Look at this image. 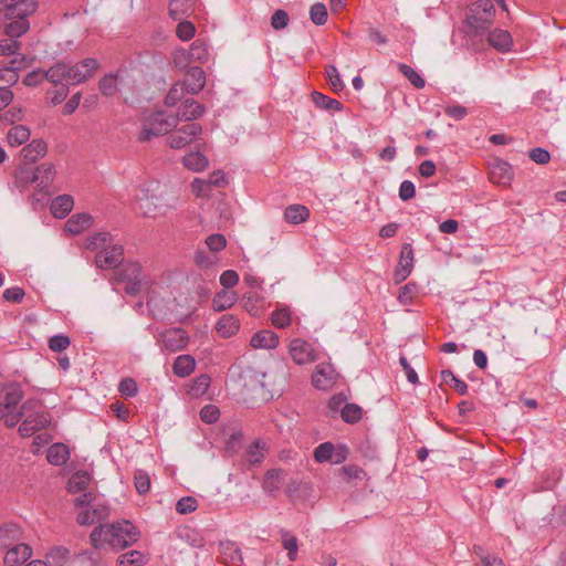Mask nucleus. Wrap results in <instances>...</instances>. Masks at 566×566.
<instances>
[{"mask_svg":"<svg viewBox=\"0 0 566 566\" xmlns=\"http://www.w3.org/2000/svg\"><path fill=\"white\" fill-rule=\"evenodd\" d=\"M250 345L253 348L272 349L279 345V336L272 331L263 329L251 337Z\"/></svg>","mask_w":566,"mask_h":566,"instance_id":"4be33fe9","label":"nucleus"},{"mask_svg":"<svg viewBox=\"0 0 566 566\" xmlns=\"http://www.w3.org/2000/svg\"><path fill=\"white\" fill-rule=\"evenodd\" d=\"M286 473L282 469H272L265 473L262 488L264 492L274 495L283 485Z\"/></svg>","mask_w":566,"mask_h":566,"instance_id":"412c9836","label":"nucleus"},{"mask_svg":"<svg viewBox=\"0 0 566 566\" xmlns=\"http://www.w3.org/2000/svg\"><path fill=\"white\" fill-rule=\"evenodd\" d=\"M398 69L416 88L424 87L426 82L423 77L420 74H418L411 66L405 63H399Z\"/></svg>","mask_w":566,"mask_h":566,"instance_id":"49530a36","label":"nucleus"},{"mask_svg":"<svg viewBox=\"0 0 566 566\" xmlns=\"http://www.w3.org/2000/svg\"><path fill=\"white\" fill-rule=\"evenodd\" d=\"M326 77L329 82L331 88L333 92L338 93L343 91L344 83L340 78V75L334 65H327L325 69Z\"/></svg>","mask_w":566,"mask_h":566,"instance_id":"8fccbe9b","label":"nucleus"},{"mask_svg":"<svg viewBox=\"0 0 566 566\" xmlns=\"http://www.w3.org/2000/svg\"><path fill=\"white\" fill-rule=\"evenodd\" d=\"M27 18L28 17H17L11 19L12 21L4 28L7 36L17 40L23 35L30 28V23Z\"/></svg>","mask_w":566,"mask_h":566,"instance_id":"7c9ffc66","label":"nucleus"},{"mask_svg":"<svg viewBox=\"0 0 566 566\" xmlns=\"http://www.w3.org/2000/svg\"><path fill=\"white\" fill-rule=\"evenodd\" d=\"M176 28V34L181 41H189L195 36L196 28L195 24L188 20H179Z\"/></svg>","mask_w":566,"mask_h":566,"instance_id":"3c124183","label":"nucleus"},{"mask_svg":"<svg viewBox=\"0 0 566 566\" xmlns=\"http://www.w3.org/2000/svg\"><path fill=\"white\" fill-rule=\"evenodd\" d=\"M113 238L108 232H97L86 240V248L97 250L104 248L106 244L112 243Z\"/></svg>","mask_w":566,"mask_h":566,"instance_id":"a18cd8bd","label":"nucleus"},{"mask_svg":"<svg viewBox=\"0 0 566 566\" xmlns=\"http://www.w3.org/2000/svg\"><path fill=\"white\" fill-rule=\"evenodd\" d=\"M196 360L191 355H179L174 364L172 371L179 378H186L195 371Z\"/></svg>","mask_w":566,"mask_h":566,"instance_id":"a878e982","label":"nucleus"},{"mask_svg":"<svg viewBox=\"0 0 566 566\" xmlns=\"http://www.w3.org/2000/svg\"><path fill=\"white\" fill-rule=\"evenodd\" d=\"M441 378L444 384L453 386L460 395H465L468 392L467 382L459 379L451 370H442Z\"/></svg>","mask_w":566,"mask_h":566,"instance_id":"c03bdc74","label":"nucleus"},{"mask_svg":"<svg viewBox=\"0 0 566 566\" xmlns=\"http://www.w3.org/2000/svg\"><path fill=\"white\" fill-rule=\"evenodd\" d=\"M205 106L193 98H187L181 106L178 108L177 114L172 115L174 117H178V122L182 120H192L199 118L205 113Z\"/></svg>","mask_w":566,"mask_h":566,"instance_id":"a211bd4d","label":"nucleus"},{"mask_svg":"<svg viewBox=\"0 0 566 566\" xmlns=\"http://www.w3.org/2000/svg\"><path fill=\"white\" fill-rule=\"evenodd\" d=\"M23 396L19 384H9L0 391V420L8 427H14L20 422L21 413H18V410Z\"/></svg>","mask_w":566,"mask_h":566,"instance_id":"7ed1b4c3","label":"nucleus"},{"mask_svg":"<svg viewBox=\"0 0 566 566\" xmlns=\"http://www.w3.org/2000/svg\"><path fill=\"white\" fill-rule=\"evenodd\" d=\"M74 205L70 195H61L53 199L50 210L55 218H64L72 210Z\"/></svg>","mask_w":566,"mask_h":566,"instance_id":"c85d7f7f","label":"nucleus"},{"mask_svg":"<svg viewBox=\"0 0 566 566\" xmlns=\"http://www.w3.org/2000/svg\"><path fill=\"white\" fill-rule=\"evenodd\" d=\"M120 566H143L144 555L138 551H130L119 557Z\"/></svg>","mask_w":566,"mask_h":566,"instance_id":"864d4df0","label":"nucleus"},{"mask_svg":"<svg viewBox=\"0 0 566 566\" xmlns=\"http://www.w3.org/2000/svg\"><path fill=\"white\" fill-rule=\"evenodd\" d=\"M71 344L70 337L66 335H54L49 339V348L52 352L61 353Z\"/></svg>","mask_w":566,"mask_h":566,"instance_id":"13d9d810","label":"nucleus"},{"mask_svg":"<svg viewBox=\"0 0 566 566\" xmlns=\"http://www.w3.org/2000/svg\"><path fill=\"white\" fill-rule=\"evenodd\" d=\"M240 328L239 319L232 314L222 315L217 323V332L222 337H231Z\"/></svg>","mask_w":566,"mask_h":566,"instance_id":"bb28decb","label":"nucleus"},{"mask_svg":"<svg viewBox=\"0 0 566 566\" xmlns=\"http://www.w3.org/2000/svg\"><path fill=\"white\" fill-rule=\"evenodd\" d=\"M182 163L185 167L196 172L205 170L209 165L208 158L199 151L186 155Z\"/></svg>","mask_w":566,"mask_h":566,"instance_id":"72a5a7b5","label":"nucleus"},{"mask_svg":"<svg viewBox=\"0 0 566 566\" xmlns=\"http://www.w3.org/2000/svg\"><path fill=\"white\" fill-rule=\"evenodd\" d=\"M70 459V449L64 443H54L46 451V460L49 463L61 467Z\"/></svg>","mask_w":566,"mask_h":566,"instance_id":"393cba45","label":"nucleus"},{"mask_svg":"<svg viewBox=\"0 0 566 566\" xmlns=\"http://www.w3.org/2000/svg\"><path fill=\"white\" fill-rule=\"evenodd\" d=\"M139 532L129 521H122L111 525H99L91 533V543L95 548L108 544L113 548H125L137 542Z\"/></svg>","mask_w":566,"mask_h":566,"instance_id":"f257e3e1","label":"nucleus"},{"mask_svg":"<svg viewBox=\"0 0 566 566\" xmlns=\"http://www.w3.org/2000/svg\"><path fill=\"white\" fill-rule=\"evenodd\" d=\"M67 94L69 88L65 85L46 92V96L52 105L61 104L67 97Z\"/></svg>","mask_w":566,"mask_h":566,"instance_id":"338daca9","label":"nucleus"},{"mask_svg":"<svg viewBox=\"0 0 566 566\" xmlns=\"http://www.w3.org/2000/svg\"><path fill=\"white\" fill-rule=\"evenodd\" d=\"M186 88L184 87V84L181 83H176L168 92V94L166 95L165 97V104L168 106V107H172L175 105H177L178 102L181 101V98L184 97V94H185Z\"/></svg>","mask_w":566,"mask_h":566,"instance_id":"603ef678","label":"nucleus"},{"mask_svg":"<svg viewBox=\"0 0 566 566\" xmlns=\"http://www.w3.org/2000/svg\"><path fill=\"white\" fill-rule=\"evenodd\" d=\"M36 9L34 0H0V12L7 19L29 17Z\"/></svg>","mask_w":566,"mask_h":566,"instance_id":"9d476101","label":"nucleus"},{"mask_svg":"<svg viewBox=\"0 0 566 566\" xmlns=\"http://www.w3.org/2000/svg\"><path fill=\"white\" fill-rule=\"evenodd\" d=\"M314 459L318 463L332 461L334 459V444L332 442H323L314 450Z\"/></svg>","mask_w":566,"mask_h":566,"instance_id":"09e8293b","label":"nucleus"},{"mask_svg":"<svg viewBox=\"0 0 566 566\" xmlns=\"http://www.w3.org/2000/svg\"><path fill=\"white\" fill-rule=\"evenodd\" d=\"M340 417L347 423H356L363 417V409L356 403H347L342 408Z\"/></svg>","mask_w":566,"mask_h":566,"instance_id":"37998d69","label":"nucleus"},{"mask_svg":"<svg viewBox=\"0 0 566 566\" xmlns=\"http://www.w3.org/2000/svg\"><path fill=\"white\" fill-rule=\"evenodd\" d=\"M202 134V127L198 123L186 124L171 130L167 142L172 149H181L191 144Z\"/></svg>","mask_w":566,"mask_h":566,"instance_id":"0eeeda50","label":"nucleus"},{"mask_svg":"<svg viewBox=\"0 0 566 566\" xmlns=\"http://www.w3.org/2000/svg\"><path fill=\"white\" fill-rule=\"evenodd\" d=\"M238 300V295L233 291L222 290L218 292L213 300L212 306L217 312L224 311L230 308Z\"/></svg>","mask_w":566,"mask_h":566,"instance_id":"2f4dec72","label":"nucleus"},{"mask_svg":"<svg viewBox=\"0 0 566 566\" xmlns=\"http://www.w3.org/2000/svg\"><path fill=\"white\" fill-rule=\"evenodd\" d=\"M92 216L85 212L73 214L65 223V230L72 234H80L92 224Z\"/></svg>","mask_w":566,"mask_h":566,"instance_id":"cd10ccee","label":"nucleus"},{"mask_svg":"<svg viewBox=\"0 0 566 566\" xmlns=\"http://www.w3.org/2000/svg\"><path fill=\"white\" fill-rule=\"evenodd\" d=\"M310 216L308 209L303 205H291L284 210V219L291 224H300Z\"/></svg>","mask_w":566,"mask_h":566,"instance_id":"c756f323","label":"nucleus"},{"mask_svg":"<svg viewBox=\"0 0 566 566\" xmlns=\"http://www.w3.org/2000/svg\"><path fill=\"white\" fill-rule=\"evenodd\" d=\"M20 537V528L17 524L9 523L0 527V546H8Z\"/></svg>","mask_w":566,"mask_h":566,"instance_id":"ea45409f","label":"nucleus"},{"mask_svg":"<svg viewBox=\"0 0 566 566\" xmlns=\"http://www.w3.org/2000/svg\"><path fill=\"white\" fill-rule=\"evenodd\" d=\"M134 484L139 494H145L150 489V478L145 471L138 470L134 475Z\"/></svg>","mask_w":566,"mask_h":566,"instance_id":"5fc2aeb1","label":"nucleus"},{"mask_svg":"<svg viewBox=\"0 0 566 566\" xmlns=\"http://www.w3.org/2000/svg\"><path fill=\"white\" fill-rule=\"evenodd\" d=\"M179 56L187 57L189 62L206 63L209 60V50L206 43L198 39L192 42L189 51H179L176 55V60L179 59Z\"/></svg>","mask_w":566,"mask_h":566,"instance_id":"f3484780","label":"nucleus"},{"mask_svg":"<svg viewBox=\"0 0 566 566\" xmlns=\"http://www.w3.org/2000/svg\"><path fill=\"white\" fill-rule=\"evenodd\" d=\"M488 43L499 52H510L513 45V39L509 31L502 29H494L488 31Z\"/></svg>","mask_w":566,"mask_h":566,"instance_id":"2eb2a0df","label":"nucleus"},{"mask_svg":"<svg viewBox=\"0 0 566 566\" xmlns=\"http://www.w3.org/2000/svg\"><path fill=\"white\" fill-rule=\"evenodd\" d=\"M327 9L324 3H314L310 9L311 21L316 25H324L327 21Z\"/></svg>","mask_w":566,"mask_h":566,"instance_id":"de8ad7c7","label":"nucleus"},{"mask_svg":"<svg viewBox=\"0 0 566 566\" xmlns=\"http://www.w3.org/2000/svg\"><path fill=\"white\" fill-rule=\"evenodd\" d=\"M99 63L96 59L87 57L74 65L67 64V84L75 85L84 83L98 70Z\"/></svg>","mask_w":566,"mask_h":566,"instance_id":"6e6552de","label":"nucleus"},{"mask_svg":"<svg viewBox=\"0 0 566 566\" xmlns=\"http://www.w3.org/2000/svg\"><path fill=\"white\" fill-rule=\"evenodd\" d=\"M198 507V502L192 496H185L178 500L176 504V511L180 514H189L196 511Z\"/></svg>","mask_w":566,"mask_h":566,"instance_id":"4d7b16f0","label":"nucleus"},{"mask_svg":"<svg viewBox=\"0 0 566 566\" xmlns=\"http://www.w3.org/2000/svg\"><path fill=\"white\" fill-rule=\"evenodd\" d=\"M178 125V117L166 115L164 112H155L143 122L139 134L140 142H149L154 137L163 136L171 132Z\"/></svg>","mask_w":566,"mask_h":566,"instance_id":"20e7f679","label":"nucleus"},{"mask_svg":"<svg viewBox=\"0 0 566 566\" xmlns=\"http://www.w3.org/2000/svg\"><path fill=\"white\" fill-rule=\"evenodd\" d=\"M197 0H170L169 14L174 20L188 18L195 10Z\"/></svg>","mask_w":566,"mask_h":566,"instance_id":"5701e85b","label":"nucleus"},{"mask_svg":"<svg viewBox=\"0 0 566 566\" xmlns=\"http://www.w3.org/2000/svg\"><path fill=\"white\" fill-rule=\"evenodd\" d=\"M206 244L211 252H219L227 245V240L223 234L214 233L206 239Z\"/></svg>","mask_w":566,"mask_h":566,"instance_id":"bf43d9fd","label":"nucleus"},{"mask_svg":"<svg viewBox=\"0 0 566 566\" xmlns=\"http://www.w3.org/2000/svg\"><path fill=\"white\" fill-rule=\"evenodd\" d=\"M337 377L338 374L331 364L321 363L312 376V385L318 390H327L333 387Z\"/></svg>","mask_w":566,"mask_h":566,"instance_id":"f8f14e48","label":"nucleus"},{"mask_svg":"<svg viewBox=\"0 0 566 566\" xmlns=\"http://www.w3.org/2000/svg\"><path fill=\"white\" fill-rule=\"evenodd\" d=\"M211 187L207 179L196 178L191 182V191L196 197H209Z\"/></svg>","mask_w":566,"mask_h":566,"instance_id":"052dcab7","label":"nucleus"},{"mask_svg":"<svg viewBox=\"0 0 566 566\" xmlns=\"http://www.w3.org/2000/svg\"><path fill=\"white\" fill-rule=\"evenodd\" d=\"M32 555V549L27 544H18L9 548L4 555L3 562L6 566H19Z\"/></svg>","mask_w":566,"mask_h":566,"instance_id":"6ab92c4d","label":"nucleus"},{"mask_svg":"<svg viewBox=\"0 0 566 566\" xmlns=\"http://www.w3.org/2000/svg\"><path fill=\"white\" fill-rule=\"evenodd\" d=\"M496 174H499L500 179L497 182L507 184L512 179L511 175V166L507 163H500L492 170V178H495Z\"/></svg>","mask_w":566,"mask_h":566,"instance_id":"0e129e2a","label":"nucleus"},{"mask_svg":"<svg viewBox=\"0 0 566 566\" xmlns=\"http://www.w3.org/2000/svg\"><path fill=\"white\" fill-rule=\"evenodd\" d=\"M91 481V476L86 471H77L74 473L67 483V490L71 493H77L86 490Z\"/></svg>","mask_w":566,"mask_h":566,"instance_id":"4c0bfd02","label":"nucleus"},{"mask_svg":"<svg viewBox=\"0 0 566 566\" xmlns=\"http://www.w3.org/2000/svg\"><path fill=\"white\" fill-rule=\"evenodd\" d=\"M118 76L109 73L104 75L98 82V88L104 96H113L117 92Z\"/></svg>","mask_w":566,"mask_h":566,"instance_id":"58836bf2","label":"nucleus"},{"mask_svg":"<svg viewBox=\"0 0 566 566\" xmlns=\"http://www.w3.org/2000/svg\"><path fill=\"white\" fill-rule=\"evenodd\" d=\"M289 353L297 365L310 364L317 359V353L313 345L302 338H293L290 342Z\"/></svg>","mask_w":566,"mask_h":566,"instance_id":"1a4fd4ad","label":"nucleus"},{"mask_svg":"<svg viewBox=\"0 0 566 566\" xmlns=\"http://www.w3.org/2000/svg\"><path fill=\"white\" fill-rule=\"evenodd\" d=\"M113 284H125V292L135 296L140 293L143 277L142 268L137 263H125L117 266L114 271Z\"/></svg>","mask_w":566,"mask_h":566,"instance_id":"39448f33","label":"nucleus"},{"mask_svg":"<svg viewBox=\"0 0 566 566\" xmlns=\"http://www.w3.org/2000/svg\"><path fill=\"white\" fill-rule=\"evenodd\" d=\"M48 423L49 419L45 412L28 413L23 416V421L18 430L21 437L27 438L45 428Z\"/></svg>","mask_w":566,"mask_h":566,"instance_id":"ddd939ff","label":"nucleus"},{"mask_svg":"<svg viewBox=\"0 0 566 566\" xmlns=\"http://www.w3.org/2000/svg\"><path fill=\"white\" fill-rule=\"evenodd\" d=\"M55 176V167L53 164L44 163L38 166L32 176V182L43 190L50 186Z\"/></svg>","mask_w":566,"mask_h":566,"instance_id":"aec40b11","label":"nucleus"},{"mask_svg":"<svg viewBox=\"0 0 566 566\" xmlns=\"http://www.w3.org/2000/svg\"><path fill=\"white\" fill-rule=\"evenodd\" d=\"M123 247L108 243L96 253L95 263L99 269L117 268L122 262Z\"/></svg>","mask_w":566,"mask_h":566,"instance_id":"9b49d317","label":"nucleus"},{"mask_svg":"<svg viewBox=\"0 0 566 566\" xmlns=\"http://www.w3.org/2000/svg\"><path fill=\"white\" fill-rule=\"evenodd\" d=\"M312 99L315 106L321 109L335 112H340L343 109V104L339 101L331 98L319 92H313Z\"/></svg>","mask_w":566,"mask_h":566,"instance_id":"f704fd0d","label":"nucleus"},{"mask_svg":"<svg viewBox=\"0 0 566 566\" xmlns=\"http://www.w3.org/2000/svg\"><path fill=\"white\" fill-rule=\"evenodd\" d=\"M495 8L491 0H478L465 15L467 34L472 36L484 35L493 24Z\"/></svg>","mask_w":566,"mask_h":566,"instance_id":"f03ea898","label":"nucleus"},{"mask_svg":"<svg viewBox=\"0 0 566 566\" xmlns=\"http://www.w3.org/2000/svg\"><path fill=\"white\" fill-rule=\"evenodd\" d=\"M200 417L206 423H214L220 417V411L216 406L207 405L201 409Z\"/></svg>","mask_w":566,"mask_h":566,"instance_id":"69168bd1","label":"nucleus"},{"mask_svg":"<svg viewBox=\"0 0 566 566\" xmlns=\"http://www.w3.org/2000/svg\"><path fill=\"white\" fill-rule=\"evenodd\" d=\"M528 156L534 163L539 165H545L551 160V154L546 149L541 147H535L531 149Z\"/></svg>","mask_w":566,"mask_h":566,"instance_id":"774afa93","label":"nucleus"},{"mask_svg":"<svg viewBox=\"0 0 566 566\" xmlns=\"http://www.w3.org/2000/svg\"><path fill=\"white\" fill-rule=\"evenodd\" d=\"M205 83L206 75L203 70L199 66H193L187 71L181 84H184V87L189 94L196 95L203 88Z\"/></svg>","mask_w":566,"mask_h":566,"instance_id":"dca6fc26","label":"nucleus"},{"mask_svg":"<svg viewBox=\"0 0 566 566\" xmlns=\"http://www.w3.org/2000/svg\"><path fill=\"white\" fill-rule=\"evenodd\" d=\"M118 391L126 398H133L138 391L137 382L133 378H124L119 382Z\"/></svg>","mask_w":566,"mask_h":566,"instance_id":"6e6d98bb","label":"nucleus"},{"mask_svg":"<svg viewBox=\"0 0 566 566\" xmlns=\"http://www.w3.org/2000/svg\"><path fill=\"white\" fill-rule=\"evenodd\" d=\"M20 49V42L18 40L7 38L0 40V56L12 55Z\"/></svg>","mask_w":566,"mask_h":566,"instance_id":"680f3d73","label":"nucleus"},{"mask_svg":"<svg viewBox=\"0 0 566 566\" xmlns=\"http://www.w3.org/2000/svg\"><path fill=\"white\" fill-rule=\"evenodd\" d=\"M45 80L52 84H60L63 82L67 83V64L65 62H59L44 71Z\"/></svg>","mask_w":566,"mask_h":566,"instance_id":"473e14b6","label":"nucleus"},{"mask_svg":"<svg viewBox=\"0 0 566 566\" xmlns=\"http://www.w3.org/2000/svg\"><path fill=\"white\" fill-rule=\"evenodd\" d=\"M272 324L276 328H286L292 323V315L287 307L276 308L271 316Z\"/></svg>","mask_w":566,"mask_h":566,"instance_id":"79ce46f5","label":"nucleus"},{"mask_svg":"<svg viewBox=\"0 0 566 566\" xmlns=\"http://www.w3.org/2000/svg\"><path fill=\"white\" fill-rule=\"evenodd\" d=\"M413 268V251L409 243H405L401 249L399 265L395 271V280L400 283L411 273Z\"/></svg>","mask_w":566,"mask_h":566,"instance_id":"4468645a","label":"nucleus"},{"mask_svg":"<svg viewBox=\"0 0 566 566\" xmlns=\"http://www.w3.org/2000/svg\"><path fill=\"white\" fill-rule=\"evenodd\" d=\"M282 545L287 551V556L291 562H294L297 557L298 541L289 531H281Z\"/></svg>","mask_w":566,"mask_h":566,"instance_id":"a19ab883","label":"nucleus"},{"mask_svg":"<svg viewBox=\"0 0 566 566\" xmlns=\"http://www.w3.org/2000/svg\"><path fill=\"white\" fill-rule=\"evenodd\" d=\"M290 17L286 11L279 9L271 17V25L274 30H282L287 27Z\"/></svg>","mask_w":566,"mask_h":566,"instance_id":"e2e57ef3","label":"nucleus"},{"mask_svg":"<svg viewBox=\"0 0 566 566\" xmlns=\"http://www.w3.org/2000/svg\"><path fill=\"white\" fill-rule=\"evenodd\" d=\"M155 339L161 353L172 354L186 348L189 343V335L181 327H171L158 332Z\"/></svg>","mask_w":566,"mask_h":566,"instance_id":"423d86ee","label":"nucleus"},{"mask_svg":"<svg viewBox=\"0 0 566 566\" xmlns=\"http://www.w3.org/2000/svg\"><path fill=\"white\" fill-rule=\"evenodd\" d=\"M48 151L46 143L42 139H34L21 150V156L27 163H35Z\"/></svg>","mask_w":566,"mask_h":566,"instance_id":"b1692460","label":"nucleus"},{"mask_svg":"<svg viewBox=\"0 0 566 566\" xmlns=\"http://www.w3.org/2000/svg\"><path fill=\"white\" fill-rule=\"evenodd\" d=\"M30 138V130L27 126L15 125L13 126L7 135L8 143L10 146H20L28 142Z\"/></svg>","mask_w":566,"mask_h":566,"instance_id":"c9c22d12","label":"nucleus"},{"mask_svg":"<svg viewBox=\"0 0 566 566\" xmlns=\"http://www.w3.org/2000/svg\"><path fill=\"white\" fill-rule=\"evenodd\" d=\"M265 457V442H261L260 440L251 443L245 450V459L252 464H259Z\"/></svg>","mask_w":566,"mask_h":566,"instance_id":"e433bc0d","label":"nucleus"}]
</instances>
